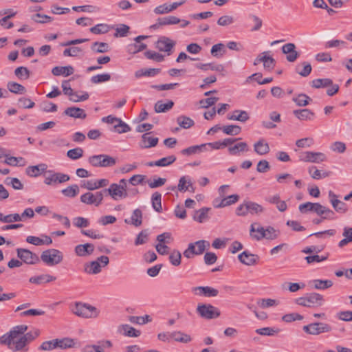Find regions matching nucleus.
Returning a JSON list of instances; mask_svg holds the SVG:
<instances>
[{"mask_svg":"<svg viewBox=\"0 0 352 352\" xmlns=\"http://www.w3.org/2000/svg\"><path fill=\"white\" fill-rule=\"evenodd\" d=\"M72 311L75 315L85 318H95L99 314L96 307L80 302L75 303L72 308Z\"/></svg>","mask_w":352,"mask_h":352,"instance_id":"f257e3e1","label":"nucleus"},{"mask_svg":"<svg viewBox=\"0 0 352 352\" xmlns=\"http://www.w3.org/2000/svg\"><path fill=\"white\" fill-rule=\"evenodd\" d=\"M324 302L323 296L315 292L307 294L305 296L296 299L297 305L309 308L320 307L324 304Z\"/></svg>","mask_w":352,"mask_h":352,"instance_id":"f03ea898","label":"nucleus"},{"mask_svg":"<svg viewBox=\"0 0 352 352\" xmlns=\"http://www.w3.org/2000/svg\"><path fill=\"white\" fill-rule=\"evenodd\" d=\"M41 259L48 266H54L62 262L63 255L58 250L49 249L42 252Z\"/></svg>","mask_w":352,"mask_h":352,"instance_id":"7ed1b4c3","label":"nucleus"},{"mask_svg":"<svg viewBox=\"0 0 352 352\" xmlns=\"http://www.w3.org/2000/svg\"><path fill=\"white\" fill-rule=\"evenodd\" d=\"M109 263V258L107 256H100L96 261L86 263L84 265V270L89 274H97L102 271V267L107 266Z\"/></svg>","mask_w":352,"mask_h":352,"instance_id":"20e7f679","label":"nucleus"},{"mask_svg":"<svg viewBox=\"0 0 352 352\" xmlns=\"http://www.w3.org/2000/svg\"><path fill=\"white\" fill-rule=\"evenodd\" d=\"M88 162L94 167H111L116 164L114 157L105 154L90 156Z\"/></svg>","mask_w":352,"mask_h":352,"instance_id":"39448f33","label":"nucleus"},{"mask_svg":"<svg viewBox=\"0 0 352 352\" xmlns=\"http://www.w3.org/2000/svg\"><path fill=\"white\" fill-rule=\"evenodd\" d=\"M44 177V183L48 186H54L57 184L65 183L70 179V177L67 174L56 173L52 170L45 171Z\"/></svg>","mask_w":352,"mask_h":352,"instance_id":"423d86ee","label":"nucleus"},{"mask_svg":"<svg viewBox=\"0 0 352 352\" xmlns=\"http://www.w3.org/2000/svg\"><path fill=\"white\" fill-rule=\"evenodd\" d=\"M196 310L201 318L208 320L216 318L220 316L219 310L210 304H199Z\"/></svg>","mask_w":352,"mask_h":352,"instance_id":"0eeeda50","label":"nucleus"},{"mask_svg":"<svg viewBox=\"0 0 352 352\" xmlns=\"http://www.w3.org/2000/svg\"><path fill=\"white\" fill-rule=\"evenodd\" d=\"M303 331L307 334L319 335L322 333H329L331 331L332 327L330 324L324 322H314L302 327Z\"/></svg>","mask_w":352,"mask_h":352,"instance_id":"6e6552de","label":"nucleus"},{"mask_svg":"<svg viewBox=\"0 0 352 352\" xmlns=\"http://www.w3.org/2000/svg\"><path fill=\"white\" fill-rule=\"evenodd\" d=\"M104 199L102 190L95 193L87 192L80 196V201L87 205H94L98 207L102 204Z\"/></svg>","mask_w":352,"mask_h":352,"instance_id":"1a4fd4ad","label":"nucleus"},{"mask_svg":"<svg viewBox=\"0 0 352 352\" xmlns=\"http://www.w3.org/2000/svg\"><path fill=\"white\" fill-rule=\"evenodd\" d=\"M104 196L109 195L113 200H118L126 198L129 194L122 186H117V184L113 183L110 185L109 188L102 190Z\"/></svg>","mask_w":352,"mask_h":352,"instance_id":"9d476101","label":"nucleus"},{"mask_svg":"<svg viewBox=\"0 0 352 352\" xmlns=\"http://www.w3.org/2000/svg\"><path fill=\"white\" fill-rule=\"evenodd\" d=\"M16 252L17 256L28 265H34L40 261L38 256L28 249L18 248Z\"/></svg>","mask_w":352,"mask_h":352,"instance_id":"9b49d317","label":"nucleus"},{"mask_svg":"<svg viewBox=\"0 0 352 352\" xmlns=\"http://www.w3.org/2000/svg\"><path fill=\"white\" fill-rule=\"evenodd\" d=\"M300 160L304 162L319 163L325 161L326 156L320 152L306 151L301 153Z\"/></svg>","mask_w":352,"mask_h":352,"instance_id":"f8f14e48","label":"nucleus"},{"mask_svg":"<svg viewBox=\"0 0 352 352\" xmlns=\"http://www.w3.org/2000/svg\"><path fill=\"white\" fill-rule=\"evenodd\" d=\"M329 198L333 209L339 213H346L348 211L346 204L339 200L338 196L333 191H329Z\"/></svg>","mask_w":352,"mask_h":352,"instance_id":"ddd939ff","label":"nucleus"},{"mask_svg":"<svg viewBox=\"0 0 352 352\" xmlns=\"http://www.w3.org/2000/svg\"><path fill=\"white\" fill-rule=\"evenodd\" d=\"M175 45V42L166 36H161L156 43V47L160 52H167L168 55H170Z\"/></svg>","mask_w":352,"mask_h":352,"instance_id":"4468645a","label":"nucleus"},{"mask_svg":"<svg viewBox=\"0 0 352 352\" xmlns=\"http://www.w3.org/2000/svg\"><path fill=\"white\" fill-rule=\"evenodd\" d=\"M314 212L322 219H327V220H334L336 219L335 212L332 210L319 203H315Z\"/></svg>","mask_w":352,"mask_h":352,"instance_id":"2eb2a0df","label":"nucleus"},{"mask_svg":"<svg viewBox=\"0 0 352 352\" xmlns=\"http://www.w3.org/2000/svg\"><path fill=\"white\" fill-rule=\"evenodd\" d=\"M294 43H288L282 47V52L287 54L286 59L288 62L293 63L299 57V53L296 51Z\"/></svg>","mask_w":352,"mask_h":352,"instance_id":"dca6fc26","label":"nucleus"},{"mask_svg":"<svg viewBox=\"0 0 352 352\" xmlns=\"http://www.w3.org/2000/svg\"><path fill=\"white\" fill-rule=\"evenodd\" d=\"M238 259L243 264L250 266L256 264L258 256L245 250L239 254Z\"/></svg>","mask_w":352,"mask_h":352,"instance_id":"f3484780","label":"nucleus"},{"mask_svg":"<svg viewBox=\"0 0 352 352\" xmlns=\"http://www.w3.org/2000/svg\"><path fill=\"white\" fill-rule=\"evenodd\" d=\"M148 38L147 36L140 35L135 38V43L129 45L127 47V51L130 54H136L146 48V45L141 43L140 41Z\"/></svg>","mask_w":352,"mask_h":352,"instance_id":"a211bd4d","label":"nucleus"},{"mask_svg":"<svg viewBox=\"0 0 352 352\" xmlns=\"http://www.w3.org/2000/svg\"><path fill=\"white\" fill-rule=\"evenodd\" d=\"M192 291L196 295L204 296L206 297H214L219 294V291L217 289L208 286L196 287L192 289Z\"/></svg>","mask_w":352,"mask_h":352,"instance_id":"6ab92c4d","label":"nucleus"},{"mask_svg":"<svg viewBox=\"0 0 352 352\" xmlns=\"http://www.w3.org/2000/svg\"><path fill=\"white\" fill-rule=\"evenodd\" d=\"M293 114L300 121L313 120L315 118V113L309 109H296L293 111Z\"/></svg>","mask_w":352,"mask_h":352,"instance_id":"aec40b11","label":"nucleus"},{"mask_svg":"<svg viewBox=\"0 0 352 352\" xmlns=\"http://www.w3.org/2000/svg\"><path fill=\"white\" fill-rule=\"evenodd\" d=\"M74 251L78 256H87L93 254L94 245L92 243L80 244L75 247Z\"/></svg>","mask_w":352,"mask_h":352,"instance_id":"412c9836","label":"nucleus"},{"mask_svg":"<svg viewBox=\"0 0 352 352\" xmlns=\"http://www.w3.org/2000/svg\"><path fill=\"white\" fill-rule=\"evenodd\" d=\"M150 133H146L142 135V140L140 146L142 148H149L155 146L158 142V138L150 136Z\"/></svg>","mask_w":352,"mask_h":352,"instance_id":"4be33fe9","label":"nucleus"},{"mask_svg":"<svg viewBox=\"0 0 352 352\" xmlns=\"http://www.w3.org/2000/svg\"><path fill=\"white\" fill-rule=\"evenodd\" d=\"M124 222L127 224L139 227L142 223V212L140 208H136L133 211L130 219H124Z\"/></svg>","mask_w":352,"mask_h":352,"instance_id":"5701e85b","label":"nucleus"},{"mask_svg":"<svg viewBox=\"0 0 352 352\" xmlns=\"http://www.w3.org/2000/svg\"><path fill=\"white\" fill-rule=\"evenodd\" d=\"M279 235V232L276 230L273 227L268 226L265 228V233L263 235H252V236L256 239L257 241H260L263 239H266L268 240H273L277 239Z\"/></svg>","mask_w":352,"mask_h":352,"instance_id":"b1692460","label":"nucleus"},{"mask_svg":"<svg viewBox=\"0 0 352 352\" xmlns=\"http://www.w3.org/2000/svg\"><path fill=\"white\" fill-rule=\"evenodd\" d=\"M64 114L72 118L79 119H85L87 117V114L82 109L76 107L67 108L64 111Z\"/></svg>","mask_w":352,"mask_h":352,"instance_id":"393cba45","label":"nucleus"},{"mask_svg":"<svg viewBox=\"0 0 352 352\" xmlns=\"http://www.w3.org/2000/svg\"><path fill=\"white\" fill-rule=\"evenodd\" d=\"M177 190L180 192H186L187 190L194 192L195 188L190 179L188 176H182L179 180Z\"/></svg>","mask_w":352,"mask_h":352,"instance_id":"a878e982","label":"nucleus"},{"mask_svg":"<svg viewBox=\"0 0 352 352\" xmlns=\"http://www.w3.org/2000/svg\"><path fill=\"white\" fill-rule=\"evenodd\" d=\"M228 120L245 122L250 119L248 113L243 110H234L231 115L227 116Z\"/></svg>","mask_w":352,"mask_h":352,"instance_id":"bb28decb","label":"nucleus"},{"mask_svg":"<svg viewBox=\"0 0 352 352\" xmlns=\"http://www.w3.org/2000/svg\"><path fill=\"white\" fill-rule=\"evenodd\" d=\"M207 150V144L194 145L189 146L181 151V153L184 155H192L199 153Z\"/></svg>","mask_w":352,"mask_h":352,"instance_id":"cd10ccee","label":"nucleus"},{"mask_svg":"<svg viewBox=\"0 0 352 352\" xmlns=\"http://www.w3.org/2000/svg\"><path fill=\"white\" fill-rule=\"evenodd\" d=\"M254 151L260 155H265L270 151L268 143L265 142L263 138L260 139L254 144Z\"/></svg>","mask_w":352,"mask_h":352,"instance_id":"c85d7f7f","label":"nucleus"},{"mask_svg":"<svg viewBox=\"0 0 352 352\" xmlns=\"http://www.w3.org/2000/svg\"><path fill=\"white\" fill-rule=\"evenodd\" d=\"M248 151V145L245 142H239L228 147V152L232 155H237L240 152H247Z\"/></svg>","mask_w":352,"mask_h":352,"instance_id":"c756f323","label":"nucleus"},{"mask_svg":"<svg viewBox=\"0 0 352 352\" xmlns=\"http://www.w3.org/2000/svg\"><path fill=\"white\" fill-rule=\"evenodd\" d=\"M118 331L128 337L137 338L140 335V331L129 324H122L118 327Z\"/></svg>","mask_w":352,"mask_h":352,"instance_id":"7c9ffc66","label":"nucleus"},{"mask_svg":"<svg viewBox=\"0 0 352 352\" xmlns=\"http://www.w3.org/2000/svg\"><path fill=\"white\" fill-rule=\"evenodd\" d=\"M309 284L316 289H326L333 285L331 280L315 279L309 282Z\"/></svg>","mask_w":352,"mask_h":352,"instance_id":"2f4dec72","label":"nucleus"},{"mask_svg":"<svg viewBox=\"0 0 352 352\" xmlns=\"http://www.w3.org/2000/svg\"><path fill=\"white\" fill-rule=\"evenodd\" d=\"M74 68L73 67L69 65V66H65V67H59L56 66L54 67L52 70V73L54 76H60L63 75L65 76H68L74 73Z\"/></svg>","mask_w":352,"mask_h":352,"instance_id":"473e14b6","label":"nucleus"},{"mask_svg":"<svg viewBox=\"0 0 352 352\" xmlns=\"http://www.w3.org/2000/svg\"><path fill=\"white\" fill-rule=\"evenodd\" d=\"M28 344L23 340L21 336L19 339L15 340L12 342V349H10L13 351H22L27 352L28 351Z\"/></svg>","mask_w":352,"mask_h":352,"instance_id":"72a5a7b5","label":"nucleus"},{"mask_svg":"<svg viewBox=\"0 0 352 352\" xmlns=\"http://www.w3.org/2000/svg\"><path fill=\"white\" fill-rule=\"evenodd\" d=\"M292 101L298 107H306L312 99L305 94H300L293 97Z\"/></svg>","mask_w":352,"mask_h":352,"instance_id":"f704fd0d","label":"nucleus"},{"mask_svg":"<svg viewBox=\"0 0 352 352\" xmlns=\"http://www.w3.org/2000/svg\"><path fill=\"white\" fill-rule=\"evenodd\" d=\"M210 210V208L204 207L195 211L193 215V219L199 223L206 221L208 219V212Z\"/></svg>","mask_w":352,"mask_h":352,"instance_id":"c9c22d12","label":"nucleus"},{"mask_svg":"<svg viewBox=\"0 0 352 352\" xmlns=\"http://www.w3.org/2000/svg\"><path fill=\"white\" fill-rule=\"evenodd\" d=\"M174 105L172 100H168L166 103H164L162 100H159L155 104V111L156 113L166 112L171 109Z\"/></svg>","mask_w":352,"mask_h":352,"instance_id":"e433bc0d","label":"nucleus"},{"mask_svg":"<svg viewBox=\"0 0 352 352\" xmlns=\"http://www.w3.org/2000/svg\"><path fill=\"white\" fill-rule=\"evenodd\" d=\"M311 65L307 62H303L296 67V72L301 76L306 77L311 72Z\"/></svg>","mask_w":352,"mask_h":352,"instance_id":"4c0bfd02","label":"nucleus"},{"mask_svg":"<svg viewBox=\"0 0 352 352\" xmlns=\"http://www.w3.org/2000/svg\"><path fill=\"white\" fill-rule=\"evenodd\" d=\"M56 280V277L48 275V274H43L38 276H32L30 278L29 281L31 283L34 284H41L43 283H50Z\"/></svg>","mask_w":352,"mask_h":352,"instance_id":"58836bf2","label":"nucleus"},{"mask_svg":"<svg viewBox=\"0 0 352 352\" xmlns=\"http://www.w3.org/2000/svg\"><path fill=\"white\" fill-rule=\"evenodd\" d=\"M151 203L153 209L156 212H161L162 211L161 193L158 192H154L151 196Z\"/></svg>","mask_w":352,"mask_h":352,"instance_id":"ea45409f","label":"nucleus"},{"mask_svg":"<svg viewBox=\"0 0 352 352\" xmlns=\"http://www.w3.org/2000/svg\"><path fill=\"white\" fill-rule=\"evenodd\" d=\"M332 85L330 78H318L311 81V86L316 89L329 87Z\"/></svg>","mask_w":352,"mask_h":352,"instance_id":"a19ab883","label":"nucleus"},{"mask_svg":"<svg viewBox=\"0 0 352 352\" xmlns=\"http://www.w3.org/2000/svg\"><path fill=\"white\" fill-rule=\"evenodd\" d=\"M172 340L182 343H188L191 341V338L189 335L178 331L172 332Z\"/></svg>","mask_w":352,"mask_h":352,"instance_id":"79ce46f5","label":"nucleus"},{"mask_svg":"<svg viewBox=\"0 0 352 352\" xmlns=\"http://www.w3.org/2000/svg\"><path fill=\"white\" fill-rule=\"evenodd\" d=\"M177 124L183 129H189L195 124V122L189 117L180 116L177 118Z\"/></svg>","mask_w":352,"mask_h":352,"instance_id":"37998d69","label":"nucleus"},{"mask_svg":"<svg viewBox=\"0 0 352 352\" xmlns=\"http://www.w3.org/2000/svg\"><path fill=\"white\" fill-rule=\"evenodd\" d=\"M57 343V348L68 349L72 348L75 346V341L74 339L69 338H64L63 339H56Z\"/></svg>","mask_w":352,"mask_h":352,"instance_id":"c03bdc74","label":"nucleus"},{"mask_svg":"<svg viewBox=\"0 0 352 352\" xmlns=\"http://www.w3.org/2000/svg\"><path fill=\"white\" fill-rule=\"evenodd\" d=\"M239 199V196L237 195H232L230 196H228L227 197L221 199V202L215 205L216 208H223L228 206H230L232 204L236 203Z\"/></svg>","mask_w":352,"mask_h":352,"instance_id":"a18cd8bd","label":"nucleus"},{"mask_svg":"<svg viewBox=\"0 0 352 352\" xmlns=\"http://www.w3.org/2000/svg\"><path fill=\"white\" fill-rule=\"evenodd\" d=\"M222 131L229 135H239L241 131V127L238 125H226L222 126Z\"/></svg>","mask_w":352,"mask_h":352,"instance_id":"49530a36","label":"nucleus"},{"mask_svg":"<svg viewBox=\"0 0 352 352\" xmlns=\"http://www.w3.org/2000/svg\"><path fill=\"white\" fill-rule=\"evenodd\" d=\"M160 72L159 69H139L135 72V76L139 78L142 76H154Z\"/></svg>","mask_w":352,"mask_h":352,"instance_id":"de8ad7c7","label":"nucleus"},{"mask_svg":"<svg viewBox=\"0 0 352 352\" xmlns=\"http://www.w3.org/2000/svg\"><path fill=\"white\" fill-rule=\"evenodd\" d=\"M8 89L14 94H23L26 91L24 86L15 82H9L8 83Z\"/></svg>","mask_w":352,"mask_h":352,"instance_id":"09e8293b","label":"nucleus"},{"mask_svg":"<svg viewBox=\"0 0 352 352\" xmlns=\"http://www.w3.org/2000/svg\"><path fill=\"white\" fill-rule=\"evenodd\" d=\"M91 49L96 53H105L109 51V45L103 42H94L91 45Z\"/></svg>","mask_w":352,"mask_h":352,"instance_id":"8fccbe9b","label":"nucleus"},{"mask_svg":"<svg viewBox=\"0 0 352 352\" xmlns=\"http://www.w3.org/2000/svg\"><path fill=\"white\" fill-rule=\"evenodd\" d=\"M226 52L225 45L223 43L214 45L210 50L211 54L217 58L222 56Z\"/></svg>","mask_w":352,"mask_h":352,"instance_id":"3c124183","label":"nucleus"},{"mask_svg":"<svg viewBox=\"0 0 352 352\" xmlns=\"http://www.w3.org/2000/svg\"><path fill=\"white\" fill-rule=\"evenodd\" d=\"M62 193L67 197H74L79 192V187L77 184H74L61 190Z\"/></svg>","mask_w":352,"mask_h":352,"instance_id":"603ef678","label":"nucleus"},{"mask_svg":"<svg viewBox=\"0 0 352 352\" xmlns=\"http://www.w3.org/2000/svg\"><path fill=\"white\" fill-rule=\"evenodd\" d=\"M280 329L273 327H263L256 329V333L261 336H273L280 332Z\"/></svg>","mask_w":352,"mask_h":352,"instance_id":"864d4df0","label":"nucleus"},{"mask_svg":"<svg viewBox=\"0 0 352 352\" xmlns=\"http://www.w3.org/2000/svg\"><path fill=\"white\" fill-rule=\"evenodd\" d=\"M182 254L179 251L173 250L169 255V261L174 266H179L181 264Z\"/></svg>","mask_w":352,"mask_h":352,"instance_id":"5fc2aeb1","label":"nucleus"},{"mask_svg":"<svg viewBox=\"0 0 352 352\" xmlns=\"http://www.w3.org/2000/svg\"><path fill=\"white\" fill-rule=\"evenodd\" d=\"M176 160L175 155H169L163 158L160 159L155 162V165L157 166H167L172 164Z\"/></svg>","mask_w":352,"mask_h":352,"instance_id":"6e6d98bb","label":"nucleus"},{"mask_svg":"<svg viewBox=\"0 0 352 352\" xmlns=\"http://www.w3.org/2000/svg\"><path fill=\"white\" fill-rule=\"evenodd\" d=\"M196 67L199 68L200 69L204 70V71H206L208 69H211L212 71H218V72H222L224 69V67L222 65H214L211 63L197 64Z\"/></svg>","mask_w":352,"mask_h":352,"instance_id":"4d7b16f0","label":"nucleus"},{"mask_svg":"<svg viewBox=\"0 0 352 352\" xmlns=\"http://www.w3.org/2000/svg\"><path fill=\"white\" fill-rule=\"evenodd\" d=\"M248 207L249 209V213L251 214H259L264 211V208L261 205L253 201H248Z\"/></svg>","mask_w":352,"mask_h":352,"instance_id":"13d9d810","label":"nucleus"},{"mask_svg":"<svg viewBox=\"0 0 352 352\" xmlns=\"http://www.w3.org/2000/svg\"><path fill=\"white\" fill-rule=\"evenodd\" d=\"M109 31V27L107 24L100 23L90 28V32L95 34H104Z\"/></svg>","mask_w":352,"mask_h":352,"instance_id":"bf43d9fd","label":"nucleus"},{"mask_svg":"<svg viewBox=\"0 0 352 352\" xmlns=\"http://www.w3.org/2000/svg\"><path fill=\"white\" fill-rule=\"evenodd\" d=\"M111 79L109 74H102L93 76L91 78V82L94 84H98L109 81Z\"/></svg>","mask_w":352,"mask_h":352,"instance_id":"052dcab7","label":"nucleus"},{"mask_svg":"<svg viewBox=\"0 0 352 352\" xmlns=\"http://www.w3.org/2000/svg\"><path fill=\"white\" fill-rule=\"evenodd\" d=\"M115 131L118 133H126L131 131V127L122 121L121 119L119 120L117 124H116L113 126Z\"/></svg>","mask_w":352,"mask_h":352,"instance_id":"680f3d73","label":"nucleus"},{"mask_svg":"<svg viewBox=\"0 0 352 352\" xmlns=\"http://www.w3.org/2000/svg\"><path fill=\"white\" fill-rule=\"evenodd\" d=\"M67 155L72 160H78L82 157L83 150L80 147L72 148L67 151Z\"/></svg>","mask_w":352,"mask_h":352,"instance_id":"e2e57ef3","label":"nucleus"},{"mask_svg":"<svg viewBox=\"0 0 352 352\" xmlns=\"http://www.w3.org/2000/svg\"><path fill=\"white\" fill-rule=\"evenodd\" d=\"M148 238V230H142L137 236L135 241V245H140L144 244L147 241Z\"/></svg>","mask_w":352,"mask_h":352,"instance_id":"0e129e2a","label":"nucleus"},{"mask_svg":"<svg viewBox=\"0 0 352 352\" xmlns=\"http://www.w3.org/2000/svg\"><path fill=\"white\" fill-rule=\"evenodd\" d=\"M181 22V20L175 16H168L163 18H160V24L162 25L177 24Z\"/></svg>","mask_w":352,"mask_h":352,"instance_id":"69168bd1","label":"nucleus"},{"mask_svg":"<svg viewBox=\"0 0 352 352\" xmlns=\"http://www.w3.org/2000/svg\"><path fill=\"white\" fill-rule=\"evenodd\" d=\"M32 20L38 23H49L52 21V18L46 14H35L32 16Z\"/></svg>","mask_w":352,"mask_h":352,"instance_id":"338daca9","label":"nucleus"},{"mask_svg":"<svg viewBox=\"0 0 352 352\" xmlns=\"http://www.w3.org/2000/svg\"><path fill=\"white\" fill-rule=\"evenodd\" d=\"M56 340H52L49 341L43 342L39 346L38 349L42 351H51L57 348Z\"/></svg>","mask_w":352,"mask_h":352,"instance_id":"774afa93","label":"nucleus"}]
</instances>
